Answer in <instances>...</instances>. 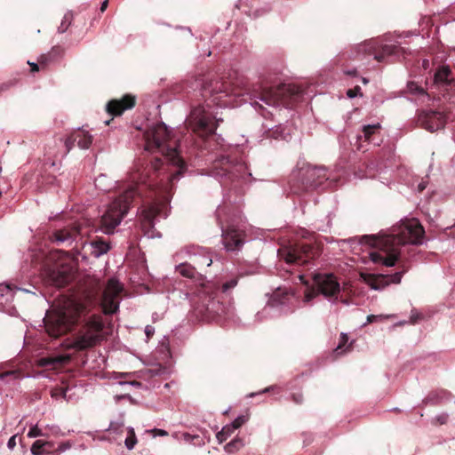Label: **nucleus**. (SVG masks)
<instances>
[{
	"label": "nucleus",
	"mask_w": 455,
	"mask_h": 455,
	"mask_svg": "<svg viewBox=\"0 0 455 455\" xmlns=\"http://www.w3.org/2000/svg\"><path fill=\"white\" fill-rule=\"evenodd\" d=\"M153 432L155 433V435H160V436H165V435H168V433L165 430L158 429V428H155L153 430Z\"/></svg>",
	"instance_id": "48"
},
{
	"label": "nucleus",
	"mask_w": 455,
	"mask_h": 455,
	"mask_svg": "<svg viewBox=\"0 0 455 455\" xmlns=\"http://www.w3.org/2000/svg\"><path fill=\"white\" fill-rule=\"evenodd\" d=\"M71 447L70 443L68 442L61 443L59 444L57 449L53 451V453L56 455H59L60 452L69 449Z\"/></svg>",
	"instance_id": "41"
},
{
	"label": "nucleus",
	"mask_w": 455,
	"mask_h": 455,
	"mask_svg": "<svg viewBox=\"0 0 455 455\" xmlns=\"http://www.w3.org/2000/svg\"><path fill=\"white\" fill-rule=\"evenodd\" d=\"M436 420L439 422V424L443 425V424H445L448 420V415L447 414H443V415H440L436 418Z\"/></svg>",
	"instance_id": "46"
},
{
	"label": "nucleus",
	"mask_w": 455,
	"mask_h": 455,
	"mask_svg": "<svg viewBox=\"0 0 455 455\" xmlns=\"http://www.w3.org/2000/svg\"><path fill=\"white\" fill-rule=\"evenodd\" d=\"M348 337L347 334L341 333L340 335V340L338 347L336 348V351L342 350L343 347L347 343Z\"/></svg>",
	"instance_id": "43"
},
{
	"label": "nucleus",
	"mask_w": 455,
	"mask_h": 455,
	"mask_svg": "<svg viewBox=\"0 0 455 455\" xmlns=\"http://www.w3.org/2000/svg\"><path fill=\"white\" fill-rule=\"evenodd\" d=\"M108 7V0L104 1L101 4L100 11L104 12Z\"/></svg>",
	"instance_id": "51"
},
{
	"label": "nucleus",
	"mask_w": 455,
	"mask_h": 455,
	"mask_svg": "<svg viewBox=\"0 0 455 455\" xmlns=\"http://www.w3.org/2000/svg\"><path fill=\"white\" fill-rule=\"evenodd\" d=\"M248 416H239L230 424V426L235 431L241 427L248 420Z\"/></svg>",
	"instance_id": "36"
},
{
	"label": "nucleus",
	"mask_w": 455,
	"mask_h": 455,
	"mask_svg": "<svg viewBox=\"0 0 455 455\" xmlns=\"http://www.w3.org/2000/svg\"><path fill=\"white\" fill-rule=\"evenodd\" d=\"M421 318V316L419 315H411V322L412 323H416L418 322V319Z\"/></svg>",
	"instance_id": "50"
},
{
	"label": "nucleus",
	"mask_w": 455,
	"mask_h": 455,
	"mask_svg": "<svg viewBox=\"0 0 455 455\" xmlns=\"http://www.w3.org/2000/svg\"><path fill=\"white\" fill-rule=\"evenodd\" d=\"M166 203L154 202L145 206L140 214V226L145 235H148L155 226L154 220L161 216L166 208Z\"/></svg>",
	"instance_id": "16"
},
{
	"label": "nucleus",
	"mask_w": 455,
	"mask_h": 455,
	"mask_svg": "<svg viewBox=\"0 0 455 455\" xmlns=\"http://www.w3.org/2000/svg\"><path fill=\"white\" fill-rule=\"evenodd\" d=\"M424 188H425V186H424V185H422V184H419V191H422Z\"/></svg>",
	"instance_id": "55"
},
{
	"label": "nucleus",
	"mask_w": 455,
	"mask_h": 455,
	"mask_svg": "<svg viewBox=\"0 0 455 455\" xmlns=\"http://www.w3.org/2000/svg\"><path fill=\"white\" fill-rule=\"evenodd\" d=\"M380 130V124L365 125L363 128V133L365 140L372 141V136Z\"/></svg>",
	"instance_id": "29"
},
{
	"label": "nucleus",
	"mask_w": 455,
	"mask_h": 455,
	"mask_svg": "<svg viewBox=\"0 0 455 455\" xmlns=\"http://www.w3.org/2000/svg\"><path fill=\"white\" fill-rule=\"evenodd\" d=\"M145 149L159 152L162 156H154L146 164L138 163L130 173L131 185L109 205L100 220V228L106 234L113 233L137 196L145 195L150 198L162 192L170 193L173 183L183 176L187 170L184 159L177 149V142L171 141L170 132L163 123L147 129L144 133Z\"/></svg>",
	"instance_id": "1"
},
{
	"label": "nucleus",
	"mask_w": 455,
	"mask_h": 455,
	"mask_svg": "<svg viewBox=\"0 0 455 455\" xmlns=\"http://www.w3.org/2000/svg\"><path fill=\"white\" fill-rule=\"evenodd\" d=\"M41 277L46 285L61 288L72 281L74 271L69 265L47 260L42 267Z\"/></svg>",
	"instance_id": "11"
},
{
	"label": "nucleus",
	"mask_w": 455,
	"mask_h": 455,
	"mask_svg": "<svg viewBox=\"0 0 455 455\" xmlns=\"http://www.w3.org/2000/svg\"><path fill=\"white\" fill-rule=\"evenodd\" d=\"M93 138L89 133V132L84 129H77L73 131L65 140H64V147L66 148L64 152V156L68 154L71 149L75 147L76 143L77 146L82 149H88L92 143Z\"/></svg>",
	"instance_id": "19"
},
{
	"label": "nucleus",
	"mask_w": 455,
	"mask_h": 455,
	"mask_svg": "<svg viewBox=\"0 0 455 455\" xmlns=\"http://www.w3.org/2000/svg\"><path fill=\"white\" fill-rule=\"evenodd\" d=\"M408 89L413 93H424V90L414 82H410L408 84Z\"/></svg>",
	"instance_id": "40"
},
{
	"label": "nucleus",
	"mask_w": 455,
	"mask_h": 455,
	"mask_svg": "<svg viewBox=\"0 0 455 455\" xmlns=\"http://www.w3.org/2000/svg\"><path fill=\"white\" fill-rule=\"evenodd\" d=\"M136 105V97L125 94L121 99H113L107 104L106 110L109 115L121 116L125 110L132 109Z\"/></svg>",
	"instance_id": "20"
},
{
	"label": "nucleus",
	"mask_w": 455,
	"mask_h": 455,
	"mask_svg": "<svg viewBox=\"0 0 455 455\" xmlns=\"http://www.w3.org/2000/svg\"><path fill=\"white\" fill-rule=\"evenodd\" d=\"M46 447H53V443L49 441L36 440L33 443L30 451L33 455H42L46 452Z\"/></svg>",
	"instance_id": "25"
},
{
	"label": "nucleus",
	"mask_w": 455,
	"mask_h": 455,
	"mask_svg": "<svg viewBox=\"0 0 455 455\" xmlns=\"http://www.w3.org/2000/svg\"><path fill=\"white\" fill-rule=\"evenodd\" d=\"M328 179L323 167H302L292 172L289 180L290 189L291 193L299 195L316 189Z\"/></svg>",
	"instance_id": "6"
},
{
	"label": "nucleus",
	"mask_w": 455,
	"mask_h": 455,
	"mask_svg": "<svg viewBox=\"0 0 455 455\" xmlns=\"http://www.w3.org/2000/svg\"><path fill=\"white\" fill-rule=\"evenodd\" d=\"M62 49L60 47H53L47 54H42L38 59V63L42 68H45L57 54H60Z\"/></svg>",
	"instance_id": "27"
},
{
	"label": "nucleus",
	"mask_w": 455,
	"mask_h": 455,
	"mask_svg": "<svg viewBox=\"0 0 455 455\" xmlns=\"http://www.w3.org/2000/svg\"><path fill=\"white\" fill-rule=\"evenodd\" d=\"M291 294L282 289H277L273 292L270 299H268V305L271 307H277L279 305L285 304L289 300Z\"/></svg>",
	"instance_id": "24"
},
{
	"label": "nucleus",
	"mask_w": 455,
	"mask_h": 455,
	"mask_svg": "<svg viewBox=\"0 0 455 455\" xmlns=\"http://www.w3.org/2000/svg\"><path fill=\"white\" fill-rule=\"evenodd\" d=\"M104 323L102 317L92 315L76 334L70 347L83 351L93 347L103 339Z\"/></svg>",
	"instance_id": "8"
},
{
	"label": "nucleus",
	"mask_w": 455,
	"mask_h": 455,
	"mask_svg": "<svg viewBox=\"0 0 455 455\" xmlns=\"http://www.w3.org/2000/svg\"><path fill=\"white\" fill-rule=\"evenodd\" d=\"M270 388L271 387H267L263 391H261V393L268 392L270 390ZM259 394H260V392Z\"/></svg>",
	"instance_id": "57"
},
{
	"label": "nucleus",
	"mask_w": 455,
	"mask_h": 455,
	"mask_svg": "<svg viewBox=\"0 0 455 455\" xmlns=\"http://www.w3.org/2000/svg\"><path fill=\"white\" fill-rule=\"evenodd\" d=\"M256 394L255 393H251L249 395L250 397H253Z\"/></svg>",
	"instance_id": "59"
},
{
	"label": "nucleus",
	"mask_w": 455,
	"mask_h": 455,
	"mask_svg": "<svg viewBox=\"0 0 455 455\" xmlns=\"http://www.w3.org/2000/svg\"><path fill=\"white\" fill-rule=\"evenodd\" d=\"M28 64L30 66L31 69L30 71L31 72H37L39 71V63H34V62H30V61H28Z\"/></svg>",
	"instance_id": "47"
},
{
	"label": "nucleus",
	"mask_w": 455,
	"mask_h": 455,
	"mask_svg": "<svg viewBox=\"0 0 455 455\" xmlns=\"http://www.w3.org/2000/svg\"><path fill=\"white\" fill-rule=\"evenodd\" d=\"M52 448H53V447H46V452H45V453H51V452H52V451H51V450H52Z\"/></svg>",
	"instance_id": "56"
},
{
	"label": "nucleus",
	"mask_w": 455,
	"mask_h": 455,
	"mask_svg": "<svg viewBox=\"0 0 455 455\" xmlns=\"http://www.w3.org/2000/svg\"><path fill=\"white\" fill-rule=\"evenodd\" d=\"M313 279L316 290L312 288L306 291V302H309L319 293L326 298L336 297L340 291L339 283L332 274H315Z\"/></svg>",
	"instance_id": "13"
},
{
	"label": "nucleus",
	"mask_w": 455,
	"mask_h": 455,
	"mask_svg": "<svg viewBox=\"0 0 455 455\" xmlns=\"http://www.w3.org/2000/svg\"><path fill=\"white\" fill-rule=\"evenodd\" d=\"M220 285L214 282L203 281L193 293L192 307L196 317L212 321L227 314V307L220 300Z\"/></svg>",
	"instance_id": "4"
},
{
	"label": "nucleus",
	"mask_w": 455,
	"mask_h": 455,
	"mask_svg": "<svg viewBox=\"0 0 455 455\" xmlns=\"http://www.w3.org/2000/svg\"><path fill=\"white\" fill-rule=\"evenodd\" d=\"M224 211H225V208H223V209H218V210H217V218H218V220H220V216H221V214L224 212Z\"/></svg>",
	"instance_id": "53"
},
{
	"label": "nucleus",
	"mask_w": 455,
	"mask_h": 455,
	"mask_svg": "<svg viewBox=\"0 0 455 455\" xmlns=\"http://www.w3.org/2000/svg\"><path fill=\"white\" fill-rule=\"evenodd\" d=\"M68 387H56L51 390V395L53 398L63 397L66 398Z\"/></svg>",
	"instance_id": "34"
},
{
	"label": "nucleus",
	"mask_w": 455,
	"mask_h": 455,
	"mask_svg": "<svg viewBox=\"0 0 455 455\" xmlns=\"http://www.w3.org/2000/svg\"><path fill=\"white\" fill-rule=\"evenodd\" d=\"M201 85L202 95L206 98L207 108H210L212 104L226 105L227 102L224 101L222 98L227 97L228 94H239V92H235V89L230 88L229 84L218 79H203Z\"/></svg>",
	"instance_id": "12"
},
{
	"label": "nucleus",
	"mask_w": 455,
	"mask_h": 455,
	"mask_svg": "<svg viewBox=\"0 0 455 455\" xmlns=\"http://www.w3.org/2000/svg\"><path fill=\"white\" fill-rule=\"evenodd\" d=\"M99 280L90 279L81 291L68 299L59 312L47 313L44 318L45 331L52 338L68 333L79 318L88 314L97 304L104 314H114L118 310V298L123 286L116 279H109L104 291Z\"/></svg>",
	"instance_id": "2"
},
{
	"label": "nucleus",
	"mask_w": 455,
	"mask_h": 455,
	"mask_svg": "<svg viewBox=\"0 0 455 455\" xmlns=\"http://www.w3.org/2000/svg\"><path fill=\"white\" fill-rule=\"evenodd\" d=\"M404 53V49L397 45L383 44L379 39H372L357 46V53L365 55H373L379 62L384 60L386 56Z\"/></svg>",
	"instance_id": "14"
},
{
	"label": "nucleus",
	"mask_w": 455,
	"mask_h": 455,
	"mask_svg": "<svg viewBox=\"0 0 455 455\" xmlns=\"http://www.w3.org/2000/svg\"><path fill=\"white\" fill-rule=\"evenodd\" d=\"M376 317H377V316H376V315H369V316H368V322H369V323H372V322H373V320H374Z\"/></svg>",
	"instance_id": "54"
},
{
	"label": "nucleus",
	"mask_w": 455,
	"mask_h": 455,
	"mask_svg": "<svg viewBox=\"0 0 455 455\" xmlns=\"http://www.w3.org/2000/svg\"><path fill=\"white\" fill-rule=\"evenodd\" d=\"M235 432V430L231 427L230 425H226L225 427H222L221 431H220L217 435H216V437L219 441V443H223L224 441H226L233 433Z\"/></svg>",
	"instance_id": "30"
},
{
	"label": "nucleus",
	"mask_w": 455,
	"mask_h": 455,
	"mask_svg": "<svg viewBox=\"0 0 455 455\" xmlns=\"http://www.w3.org/2000/svg\"><path fill=\"white\" fill-rule=\"evenodd\" d=\"M107 180V176L105 174H100L95 179V186L102 190V191H109L111 188H108L105 185V181Z\"/></svg>",
	"instance_id": "32"
},
{
	"label": "nucleus",
	"mask_w": 455,
	"mask_h": 455,
	"mask_svg": "<svg viewBox=\"0 0 455 455\" xmlns=\"http://www.w3.org/2000/svg\"><path fill=\"white\" fill-rule=\"evenodd\" d=\"M121 427H122V425H120L118 423H111L110 427H109V429L110 430L117 431Z\"/></svg>",
	"instance_id": "49"
},
{
	"label": "nucleus",
	"mask_w": 455,
	"mask_h": 455,
	"mask_svg": "<svg viewBox=\"0 0 455 455\" xmlns=\"http://www.w3.org/2000/svg\"><path fill=\"white\" fill-rule=\"evenodd\" d=\"M176 271L184 277L193 280H203L202 275H200L196 269L188 263L180 264L176 267Z\"/></svg>",
	"instance_id": "23"
},
{
	"label": "nucleus",
	"mask_w": 455,
	"mask_h": 455,
	"mask_svg": "<svg viewBox=\"0 0 455 455\" xmlns=\"http://www.w3.org/2000/svg\"><path fill=\"white\" fill-rule=\"evenodd\" d=\"M246 171L244 163L222 156L213 162L212 172L223 186H228L243 178Z\"/></svg>",
	"instance_id": "9"
},
{
	"label": "nucleus",
	"mask_w": 455,
	"mask_h": 455,
	"mask_svg": "<svg viewBox=\"0 0 455 455\" xmlns=\"http://www.w3.org/2000/svg\"><path fill=\"white\" fill-rule=\"evenodd\" d=\"M222 230V242L225 248L228 251L240 250L244 243L245 232L234 226H228L226 228L220 221Z\"/></svg>",
	"instance_id": "17"
},
{
	"label": "nucleus",
	"mask_w": 455,
	"mask_h": 455,
	"mask_svg": "<svg viewBox=\"0 0 455 455\" xmlns=\"http://www.w3.org/2000/svg\"><path fill=\"white\" fill-rule=\"evenodd\" d=\"M38 436H45V434L43 433L42 429L39 428L37 425H35L30 427L28 433V437L35 438V437H38Z\"/></svg>",
	"instance_id": "37"
},
{
	"label": "nucleus",
	"mask_w": 455,
	"mask_h": 455,
	"mask_svg": "<svg viewBox=\"0 0 455 455\" xmlns=\"http://www.w3.org/2000/svg\"><path fill=\"white\" fill-rule=\"evenodd\" d=\"M91 244L94 249L93 253L97 257L101 254L107 253L110 248L109 244L101 238H96L92 240Z\"/></svg>",
	"instance_id": "26"
},
{
	"label": "nucleus",
	"mask_w": 455,
	"mask_h": 455,
	"mask_svg": "<svg viewBox=\"0 0 455 455\" xmlns=\"http://www.w3.org/2000/svg\"><path fill=\"white\" fill-rule=\"evenodd\" d=\"M345 74H347V76H355L356 75V70L355 69L347 70V71H345Z\"/></svg>",
	"instance_id": "52"
},
{
	"label": "nucleus",
	"mask_w": 455,
	"mask_h": 455,
	"mask_svg": "<svg viewBox=\"0 0 455 455\" xmlns=\"http://www.w3.org/2000/svg\"><path fill=\"white\" fill-rule=\"evenodd\" d=\"M244 446V441L243 438L235 437L234 440L229 442L224 446V450L228 453H235Z\"/></svg>",
	"instance_id": "28"
},
{
	"label": "nucleus",
	"mask_w": 455,
	"mask_h": 455,
	"mask_svg": "<svg viewBox=\"0 0 455 455\" xmlns=\"http://www.w3.org/2000/svg\"><path fill=\"white\" fill-rule=\"evenodd\" d=\"M321 254L320 245L316 242L298 241L278 250V255L288 264L299 266L310 263Z\"/></svg>",
	"instance_id": "7"
},
{
	"label": "nucleus",
	"mask_w": 455,
	"mask_h": 455,
	"mask_svg": "<svg viewBox=\"0 0 455 455\" xmlns=\"http://www.w3.org/2000/svg\"><path fill=\"white\" fill-rule=\"evenodd\" d=\"M188 437H189V435L185 434V439H186V440L188 439Z\"/></svg>",
	"instance_id": "60"
},
{
	"label": "nucleus",
	"mask_w": 455,
	"mask_h": 455,
	"mask_svg": "<svg viewBox=\"0 0 455 455\" xmlns=\"http://www.w3.org/2000/svg\"><path fill=\"white\" fill-rule=\"evenodd\" d=\"M220 121L222 119H216L212 112L198 105L192 108L186 125L198 136L207 137L214 133Z\"/></svg>",
	"instance_id": "10"
},
{
	"label": "nucleus",
	"mask_w": 455,
	"mask_h": 455,
	"mask_svg": "<svg viewBox=\"0 0 455 455\" xmlns=\"http://www.w3.org/2000/svg\"><path fill=\"white\" fill-rule=\"evenodd\" d=\"M21 373L20 371H5L3 372H0V380H4L7 379H19L20 377Z\"/></svg>",
	"instance_id": "33"
},
{
	"label": "nucleus",
	"mask_w": 455,
	"mask_h": 455,
	"mask_svg": "<svg viewBox=\"0 0 455 455\" xmlns=\"http://www.w3.org/2000/svg\"><path fill=\"white\" fill-rule=\"evenodd\" d=\"M291 399L296 404H302L304 402V395L302 392H294L291 395Z\"/></svg>",
	"instance_id": "39"
},
{
	"label": "nucleus",
	"mask_w": 455,
	"mask_h": 455,
	"mask_svg": "<svg viewBox=\"0 0 455 455\" xmlns=\"http://www.w3.org/2000/svg\"><path fill=\"white\" fill-rule=\"evenodd\" d=\"M361 94V87L356 85L353 89H349L347 92V95L348 98H355V96Z\"/></svg>",
	"instance_id": "42"
},
{
	"label": "nucleus",
	"mask_w": 455,
	"mask_h": 455,
	"mask_svg": "<svg viewBox=\"0 0 455 455\" xmlns=\"http://www.w3.org/2000/svg\"><path fill=\"white\" fill-rule=\"evenodd\" d=\"M237 283H238V279L237 278H232V279L227 281L221 286L222 292H227L230 289L235 288L237 285Z\"/></svg>",
	"instance_id": "38"
},
{
	"label": "nucleus",
	"mask_w": 455,
	"mask_h": 455,
	"mask_svg": "<svg viewBox=\"0 0 455 455\" xmlns=\"http://www.w3.org/2000/svg\"><path fill=\"white\" fill-rule=\"evenodd\" d=\"M16 438L17 435H14L9 439L7 443V446L9 449H13L16 446Z\"/></svg>",
	"instance_id": "45"
},
{
	"label": "nucleus",
	"mask_w": 455,
	"mask_h": 455,
	"mask_svg": "<svg viewBox=\"0 0 455 455\" xmlns=\"http://www.w3.org/2000/svg\"><path fill=\"white\" fill-rule=\"evenodd\" d=\"M71 24V15L70 14H66L60 25V27L58 28V31L59 33H64L68 30L69 25Z\"/></svg>",
	"instance_id": "35"
},
{
	"label": "nucleus",
	"mask_w": 455,
	"mask_h": 455,
	"mask_svg": "<svg viewBox=\"0 0 455 455\" xmlns=\"http://www.w3.org/2000/svg\"><path fill=\"white\" fill-rule=\"evenodd\" d=\"M362 80H363V84H367V83H368V79H366V78H364V77H363Z\"/></svg>",
	"instance_id": "58"
},
{
	"label": "nucleus",
	"mask_w": 455,
	"mask_h": 455,
	"mask_svg": "<svg viewBox=\"0 0 455 455\" xmlns=\"http://www.w3.org/2000/svg\"><path fill=\"white\" fill-rule=\"evenodd\" d=\"M304 89L293 84H282L278 86L267 87L263 84L256 85L252 96L268 106L282 105L292 108L302 97Z\"/></svg>",
	"instance_id": "5"
},
{
	"label": "nucleus",
	"mask_w": 455,
	"mask_h": 455,
	"mask_svg": "<svg viewBox=\"0 0 455 455\" xmlns=\"http://www.w3.org/2000/svg\"><path fill=\"white\" fill-rule=\"evenodd\" d=\"M403 272H396L394 275L362 274V278L371 289L380 290L389 283H400Z\"/></svg>",
	"instance_id": "18"
},
{
	"label": "nucleus",
	"mask_w": 455,
	"mask_h": 455,
	"mask_svg": "<svg viewBox=\"0 0 455 455\" xmlns=\"http://www.w3.org/2000/svg\"><path fill=\"white\" fill-rule=\"evenodd\" d=\"M447 116L443 111L426 110L418 116V123L420 127L433 132L443 129L446 124Z\"/></svg>",
	"instance_id": "15"
},
{
	"label": "nucleus",
	"mask_w": 455,
	"mask_h": 455,
	"mask_svg": "<svg viewBox=\"0 0 455 455\" xmlns=\"http://www.w3.org/2000/svg\"><path fill=\"white\" fill-rule=\"evenodd\" d=\"M154 332H155V329H154L153 326H151V325H147L146 326V328H145V334H146L148 339H150L154 335Z\"/></svg>",
	"instance_id": "44"
},
{
	"label": "nucleus",
	"mask_w": 455,
	"mask_h": 455,
	"mask_svg": "<svg viewBox=\"0 0 455 455\" xmlns=\"http://www.w3.org/2000/svg\"><path fill=\"white\" fill-rule=\"evenodd\" d=\"M424 235L425 230L420 222L416 219H411L403 221L391 235L381 238L363 235L360 242L379 248V251L370 253V258L374 263L393 267L399 259L400 247L406 243L421 244Z\"/></svg>",
	"instance_id": "3"
},
{
	"label": "nucleus",
	"mask_w": 455,
	"mask_h": 455,
	"mask_svg": "<svg viewBox=\"0 0 455 455\" xmlns=\"http://www.w3.org/2000/svg\"><path fill=\"white\" fill-rule=\"evenodd\" d=\"M125 446L127 447V449L129 450H132L134 445L137 443V438H136V435H135V432H134V429L130 427L128 428V435L125 439Z\"/></svg>",
	"instance_id": "31"
},
{
	"label": "nucleus",
	"mask_w": 455,
	"mask_h": 455,
	"mask_svg": "<svg viewBox=\"0 0 455 455\" xmlns=\"http://www.w3.org/2000/svg\"><path fill=\"white\" fill-rule=\"evenodd\" d=\"M434 82L437 86L444 89L451 86L455 79L451 68L448 66L440 67L435 74Z\"/></svg>",
	"instance_id": "22"
},
{
	"label": "nucleus",
	"mask_w": 455,
	"mask_h": 455,
	"mask_svg": "<svg viewBox=\"0 0 455 455\" xmlns=\"http://www.w3.org/2000/svg\"><path fill=\"white\" fill-rule=\"evenodd\" d=\"M80 234L79 226L66 227L61 229L55 230L52 234V241L57 244L64 243H72Z\"/></svg>",
	"instance_id": "21"
}]
</instances>
